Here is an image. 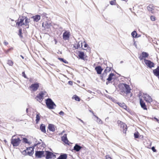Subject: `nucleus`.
<instances>
[{"label": "nucleus", "mask_w": 159, "mask_h": 159, "mask_svg": "<svg viewBox=\"0 0 159 159\" xmlns=\"http://www.w3.org/2000/svg\"><path fill=\"white\" fill-rule=\"evenodd\" d=\"M67 157V155L66 154H64L61 155L57 159H66Z\"/></svg>", "instance_id": "24"}, {"label": "nucleus", "mask_w": 159, "mask_h": 159, "mask_svg": "<svg viewBox=\"0 0 159 159\" xmlns=\"http://www.w3.org/2000/svg\"><path fill=\"white\" fill-rule=\"evenodd\" d=\"M62 140L66 144H68L69 141L67 139L66 134H65L61 137Z\"/></svg>", "instance_id": "16"}, {"label": "nucleus", "mask_w": 159, "mask_h": 159, "mask_svg": "<svg viewBox=\"0 0 159 159\" xmlns=\"http://www.w3.org/2000/svg\"><path fill=\"white\" fill-rule=\"evenodd\" d=\"M23 142L27 143H29L27 139L25 138H23Z\"/></svg>", "instance_id": "38"}, {"label": "nucleus", "mask_w": 159, "mask_h": 159, "mask_svg": "<svg viewBox=\"0 0 159 159\" xmlns=\"http://www.w3.org/2000/svg\"><path fill=\"white\" fill-rule=\"evenodd\" d=\"M87 46H88V45L87 44L85 43L84 45V48H86V47H87Z\"/></svg>", "instance_id": "50"}, {"label": "nucleus", "mask_w": 159, "mask_h": 159, "mask_svg": "<svg viewBox=\"0 0 159 159\" xmlns=\"http://www.w3.org/2000/svg\"><path fill=\"white\" fill-rule=\"evenodd\" d=\"M40 129L41 131L44 133L46 132L45 130V125L43 124H42L40 126Z\"/></svg>", "instance_id": "22"}, {"label": "nucleus", "mask_w": 159, "mask_h": 159, "mask_svg": "<svg viewBox=\"0 0 159 159\" xmlns=\"http://www.w3.org/2000/svg\"><path fill=\"white\" fill-rule=\"evenodd\" d=\"M78 119L81 122H82L83 124H84V122L81 120V119L79 118Z\"/></svg>", "instance_id": "48"}, {"label": "nucleus", "mask_w": 159, "mask_h": 159, "mask_svg": "<svg viewBox=\"0 0 159 159\" xmlns=\"http://www.w3.org/2000/svg\"><path fill=\"white\" fill-rule=\"evenodd\" d=\"M4 45H7V44H8V42H7L6 41H4Z\"/></svg>", "instance_id": "47"}, {"label": "nucleus", "mask_w": 159, "mask_h": 159, "mask_svg": "<svg viewBox=\"0 0 159 159\" xmlns=\"http://www.w3.org/2000/svg\"><path fill=\"white\" fill-rule=\"evenodd\" d=\"M150 19H151V20L152 21H154L155 20H156L155 17L154 16H151L150 17Z\"/></svg>", "instance_id": "39"}, {"label": "nucleus", "mask_w": 159, "mask_h": 159, "mask_svg": "<svg viewBox=\"0 0 159 159\" xmlns=\"http://www.w3.org/2000/svg\"><path fill=\"white\" fill-rule=\"evenodd\" d=\"M15 135L13 136L12 137L11 139V143L14 146H17L19 144L21 140L19 138H18L17 139H14L15 137Z\"/></svg>", "instance_id": "5"}, {"label": "nucleus", "mask_w": 159, "mask_h": 159, "mask_svg": "<svg viewBox=\"0 0 159 159\" xmlns=\"http://www.w3.org/2000/svg\"><path fill=\"white\" fill-rule=\"evenodd\" d=\"M70 36V32L69 31H66L63 33V39L65 40H68L69 39Z\"/></svg>", "instance_id": "11"}, {"label": "nucleus", "mask_w": 159, "mask_h": 159, "mask_svg": "<svg viewBox=\"0 0 159 159\" xmlns=\"http://www.w3.org/2000/svg\"><path fill=\"white\" fill-rule=\"evenodd\" d=\"M82 148V147L79 145L77 143H76L74 147V150L76 152H79Z\"/></svg>", "instance_id": "17"}, {"label": "nucleus", "mask_w": 159, "mask_h": 159, "mask_svg": "<svg viewBox=\"0 0 159 159\" xmlns=\"http://www.w3.org/2000/svg\"><path fill=\"white\" fill-rule=\"evenodd\" d=\"M46 104L47 107L50 109H53L54 107H56L55 104L50 98H48L46 100Z\"/></svg>", "instance_id": "3"}, {"label": "nucleus", "mask_w": 159, "mask_h": 159, "mask_svg": "<svg viewBox=\"0 0 159 159\" xmlns=\"http://www.w3.org/2000/svg\"><path fill=\"white\" fill-rule=\"evenodd\" d=\"M39 84L38 83H35L32 84L29 87L30 90L31 91L34 92L36 91L39 87Z\"/></svg>", "instance_id": "6"}, {"label": "nucleus", "mask_w": 159, "mask_h": 159, "mask_svg": "<svg viewBox=\"0 0 159 159\" xmlns=\"http://www.w3.org/2000/svg\"><path fill=\"white\" fill-rule=\"evenodd\" d=\"M73 98L76 101H80V98L79 97L76 95H74L73 97Z\"/></svg>", "instance_id": "32"}, {"label": "nucleus", "mask_w": 159, "mask_h": 159, "mask_svg": "<svg viewBox=\"0 0 159 159\" xmlns=\"http://www.w3.org/2000/svg\"><path fill=\"white\" fill-rule=\"evenodd\" d=\"M26 111L27 112H28V108H27L26 109Z\"/></svg>", "instance_id": "58"}, {"label": "nucleus", "mask_w": 159, "mask_h": 159, "mask_svg": "<svg viewBox=\"0 0 159 159\" xmlns=\"http://www.w3.org/2000/svg\"><path fill=\"white\" fill-rule=\"evenodd\" d=\"M20 56L21 57V58H22V59H24V57H23L22 56V55H21Z\"/></svg>", "instance_id": "55"}, {"label": "nucleus", "mask_w": 159, "mask_h": 159, "mask_svg": "<svg viewBox=\"0 0 159 159\" xmlns=\"http://www.w3.org/2000/svg\"><path fill=\"white\" fill-rule=\"evenodd\" d=\"M41 96H42V97L43 98V97H44L43 96V95H41Z\"/></svg>", "instance_id": "59"}, {"label": "nucleus", "mask_w": 159, "mask_h": 159, "mask_svg": "<svg viewBox=\"0 0 159 159\" xmlns=\"http://www.w3.org/2000/svg\"><path fill=\"white\" fill-rule=\"evenodd\" d=\"M82 42L81 41H80L79 42L77 45V47L78 48L80 47V46H81V47H82Z\"/></svg>", "instance_id": "37"}, {"label": "nucleus", "mask_w": 159, "mask_h": 159, "mask_svg": "<svg viewBox=\"0 0 159 159\" xmlns=\"http://www.w3.org/2000/svg\"><path fill=\"white\" fill-rule=\"evenodd\" d=\"M95 70L96 71L97 74H101L103 70V69L100 66L96 67Z\"/></svg>", "instance_id": "15"}, {"label": "nucleus", "mask_w": 159, "mask_h": 159, "mask_svg": "<svg viewBox=\"0 0 159 159\" xmlns=\"http://www.w3.org/2000/svg\"><path fill=\"white\" fill-rule=\"evenodd\" d=\"M59 114L60 115H62V116H63L64 115V112L62 111H61L59 113Z\"/></svg>", "instance_id": "45"}, {"label": "nucleus", "mask_w": 159, "mask_h": 159, "mask_svg": "<svg viewBox=\"0 0 159 159\" xmlns=\"http://www.w3.org/2000/svg\"><path fill=\"white\" fill-rule=\"evenodd\" d=\"M36 98L37 100L39 102L41 101L43 99V98L39 93L37 96Z\"/></svg>", "instance_id": "28"}, {"label": "nucleus", "mask_w": 159, "mask_h": 159, "mask_svg": "<svg viewBox=\"0 0 159 159\" xmlns=\"http://www.w3.org/2000/svg\"><path fill=\"white\" fill-rule=\"evenodd\" d=\"M143 98L147 102L151 103L152 101L151 97L148 94L143 93L142 95Z\"/></svg>", "instance_id": "7"}, {"label": "nucleus", "mask_w": 159, "mask_h": 159, "mask_svg": "<svg viewBox=\"0 0 159 159\" xmlns=\"http://www.w3.org/2000/svg\"><path fill=\"white\" fill-rule=\"evenodd\" d=\"M30 19L26 17H20L16 21V25L18 27L28 26L27 28H29V23Z\"/></svg>", "instance_id": "1"}, {"label": "nucleus", "mask_w": 159, "mask_h": 159, "mask_svg": "<svg viewBox=\"0 0 159 159\" xmlns=\"http://www.w3.org/2000/svg\"><path fill=\"white\" fill-rule=\"evenodd\" d=\"M59 59L60 61H62L64 63H66V60H64V59L62 58H59Z\"/></svg>", "instance_id": "40"}, {"label": "nucleus", "mask_w": 159, "mask_h": 159, "mask_svg": "<svg viewBox=\"0 0 159 159\" xmlns=\"http://www.w3.org/2000/svg\"><path fill=\"white\" fill-rule=\"evenodd\" d=\"M13 49V48H10L9 49L10 50V49Z\"/></svg>", "instance_id": "62"}, {"label": "nucleus", "mask_w": 159, "mask_h": 159, "mask_svg": "<svg viewBox=\"0 0 159 159\" xmlns=\"http://www.w3.org/2000/svg\"><path fill=\"white\" fill-rule=\"evenodd\" d=\"M120 88L122 93L127 94L130 93L131 89L129 86L127 84H123L120 85Z\"/></svg>", "instance_id": "2"}, {"label": "nucleus", "mask_w": 159, "mask_h": 159, "mask_svg": "<svg viewBox=\"0 0 159 159\" xmlns=\"http://www.w3.org/2000/svg\"><path fill=\"white\" fill-rule=\"evenodd\" d=\"M111 67H107L104 70V73H105V74H106L107 72L110 71L111 70Z\"/></svg>", "instance_id": "33"}, {"label": "nucleus", "mask_w": 159, "mask_h": 159, "mask_svg": "<svg viewBox=\"0 0 159 159\" xmlns=\"http://www.w3.org/2000/svg\"><path fill=\"white\" fill-rule=\"evenodd\" d=\"M122 62H123V61H120V63H122Z\"/></svg>", "instance_id": "63"}, {"label": "nucleus", "mask_w": 159, "mask_h": 159, "mask_svg": "<svg viewBox=\"0 0 159 159\" xmlns=\"http://www.w3.org/2000/svg\"><path fill=\"white\" fill-rule=\"evenodd\" d=\"M4 142H5V143H7V140H5V139L4 140Z\"/></svg>", "instance_id": "57"}, {"label": "nucleus", "mask_w": 159, "mask_h": 159, "mask_svg": "<svg viewBox=\"0 0 159 159\" xmlns=\"http://www.w3.org/2000/svg\"><path fill=\"white\" fill-rule=\"evenodd\" d=\"M19 35L20 37H22V36L21 35V29H19Z\"/></svg>", "instance_id": "41"}, {"label": "nucleus", "mask_w": 159, "mask_h": 159, "mask_svg": "<svg viewBox=\"0 0 159 159\" xmlns=\"http://www.w3.org/2000/svg\"><path fill=\"white\" fill-rule=\"evenodd\" d=\"M142 55L143 57L145 58L148 57V55L147 53L143 52L142 53Z\"/></svg>", "instance_id": "34"}, {"label": "nucleus", "mask_w": 159, "mask_h": 159, "mask_svg": "<svg viewBox=\"0 0 159 159\" xmlns=\"http://www.w3.org/2000/svg\"><path fill=\"white\" fill-rule=\"evenodd\" d=\"M78 56L80 59L84 60V54L83 52H80Z\"/></svg>", "instance_id": "26"}, {"label": "nucleus", "mask_w": 159, "mask_h": 159, "mask_svg": "<svg viewBox=\"0 0 159 159\" xmlns=\"http://www.w3.org/2000/svg\"><path fill=\"white\" fill-rule=\"evenodd\" d=\"M46 158L48 159L49 158H53L55 157L56 156L53 153L49 151H46Z\"/></svg>", "instance_id": "12"}, {"label": "nucleus", "mask_w": 159, "mask_h": 159, "mask_svg": "<svg viewBox=\"0 0 159 159\" xmlns=\"http://www.w3.org/2000/svg\"><path fill=\"white\" fill-rule=\"evenodd\" d=\"M69 84L70 85H72V82L71 81H69Z\"/></svg>", "instance_id": "49"}, {"label": "nucleus", "mask_w": 159, "mask_h": 159, "mask_svg": "<svg viewBox=\"0 0 159 159\" xmlns=\"http://www.w3.org/2000/svg\"><path fill=\"white\" fill-rule=\"evenodd\" d=\"M39 114H38L36 115V122L37 123H38L40 119V116H39Z\"/></svg>", "instance_id": "29"}, {"label": "nucleus", "mask_w": 159, "mask_h": 159, "mask_svg": "<svg viewBox=\"0 0 159 159\" xmlns=\"http://www.w3.org/2000/svg\"><path fill=\"white\" fill-rule=\"evenodd\" d=\"M137 34L136 31H133L131 33V35L134 38L137 37Z\"/></svg>", "instance_id": "31"}, {"label": "nucleus", "mask_w": 159, "mask_h": 159, "mask_svg": "<svg viewBox=\"0 0 159 159\" xmlns=\"http://www.w3.org/2000/svg\"><path fill=\"white\" fill-rule=\"evenodd\" d=\"M147 9L149 11H151L152 13L153 12V11L154 9V7L152 5H149L147 7Z\"/></svg>", "instance_id": "21"}, {"label": "nucleus", "mask_w": 159, "mask_h": 159, "mask_svg": "<svg viewBox=\"0 0 159 159\" xmlns=\"http://www.w3.org/2000/svg\"><path fill=\"white\" fill-rule=\"evenodd\" d=\"M43 16H45L46 15V14L45 13H44L43 14Z\"/></svg>", "instance_id": "53"}, {"label": "nucleus", "mask_w": 159, "mask_h": 159, "mask_svg": "<svg viewBox=\"0 0 159 159\" xmlns=\"http://www.w3.org/2000/svg\"><path fill=\"white\" fill-rule=\"evenodd\" d=\"M109 81H108L107 82H106V84L107 85L109 84Z\"/></svg>", "instance_id": "56"}, {"label": "nucleus", "mask_w": 159, "mask_h": 159, "mask_svg": "<svg viewBox=\"0 0 159 159\" xmlns=\"http://www.w3.org/2000/svg\"><path fill=\"white\" fill-rule=\"evenodd\" d=\"M105 121L107 123H108L109 122V117H107L105 119Z\"/></svg>", "instance_id": "42"}, {"label": "nucleus", "mask_w": 159, "mask_h": 159, "mask_svg": "<svg viewBox=\"0 0 159 159\" xmlns=\"http://www.w3.org/2000/svg\"><path fill=\"white\" fill-rule=\"evenodd\" d=\"M89 111L90 112H92L93 115H94V113L92 111H91V110H89Z\"/></svg>", "instance_id": "54"}, {"label": "nucleus", "mask_w": 159, "mask_h": 159, "mask_svg": "<svg viewBox=\"0 0 159 159\" xmlns=\"http://www.w3.org/2000/svg\"><path fill=\"white\" fill-rule=\"evenodd\" d=\"M34 153V148L32 147H29L26 150H24L22 152L23 155L31 156Z\"/></svg>", "instance_id": "4"}, {"label": "nucleus", "mask_w": 159, "mask_h": 159, "mask_svg": "<svg viewBox=\"0 0 159 159\" xmlns=\"http://www.w3.org/2000/svg\"><path fill=\"white\" fill-rule=\"evenodd\" d=\"M51 26V24L47 22H46L45 23H42L43 27H44V28H46L49 29L50 28Z\"/></svg>", "instance_id": "18"}, {"label": "nucleus", "mask_w": 159, "mask_h": 159, "mask_svg": "<svg viewBox=\"0 0 159 159\" xmlns=\"http://www.w3.org/2000/svg\"><path fill=\"white\" fill-rule=\"evenodd\" d=\"M152 151L154 152H156V150L155 149L154 147H152Z\"/></svg>", "instance_id": "44"}, {"label": "nucleus", "mask_w": 159, "mask_h": 159, "mask_svg": "<svg viewBox=\"0 0 159 159\" xmlns=\"http://www.w3.org/2000/svg\"><path fill=\"white\" fill-rule=\"evenodd\" d=\"M142 96V94L141 93H140L139 94V99L140 100V103L141 107L144 110H147V109L146 107V105H145V103L143 101L142 99L141 98H140V96Z\"/></svg>", "instance_id": "9"}, {"label": "nucleus", "mask_w": 159, "mask_h": 159, "mask_svg": "<svg viewBox=\"0 0 159 159\" xmlns=\"http://www.w3.org/2000/svg\"><path fill=\"white\" fill-rule=\"evenodd\" d=\"M55 40V44H56L57 43V41Z\"/></svg>", "instance_id": "61"}, {"label": "nucleus", "mask_w": 159, "mask_h": 159, "mask_svg": "<svg viewBox=\"0 0 159 159\" xmlns=\"http://www.w3.org/2000/svg\"><path fill=\"white\" fill-rule=\"evenodd\" d=\"M64 131H63L62 132V134H63L64 132Z\"/></svg>", "instance_id": "60"}, {"label": "nucleus", "mask_w": 159, "mask_h": 159, "mask_svg": "<svg viewBox=\"0 0 159 159\" xmlns=\"http://www.w3.org/2000/svg\"><path fill=\"white\" fill-rule=\"evenodd\" d=\"M7 63L10 66H12L13 65V63L12 61L10 60H8L7 61Z\"/></svg>", "instance_id": "35"}, {"label": "nucleus", "mask_w": 159, "mask_h": 159, "mask_svg": "<svg viewBox=\"0 0 159 159\" xmlns=\"http://www.w3.org/2000/svg\"><path fill=\"white\" fill-rule=\"evenodd\" d=\"M105 125H107V124L106 123L105 124Z\"/></svg>", "instance_id": "64"}, {"label": "nucleus", "mask_w": 159, "mask_h": 159, "mask_svg": "<svg viewBox=\"0 0 159 159\" xmlns=\"http://www.w3.org/2000/svg\"><path fill=\"white\" fill-rule=\"evenodd\" d=\"M22 75L23 77H24L25 78H26V75H25V72H23L22 73Z\"/></svg>", "instance_id": "46"}, {"label": "nucleus", "mask_w": 159, "mask_h": 159, "mask_svg": "<svg viewBox=\"0 0 159 159\" xmlns=\"http://www.w3.org/2000/svg\"><path fill=\"white\" fill-rule=\"evenodd\" d=\"M139 134L137 132L134 133V136L135 138H139Z\"/></svg>", "instance_id": "36"}, {"label": "nucleus", "mask_w": 159, "mask_h": 159, "mask_svg": "<svg viewBox=\"0 0 159 159\" xmlns=\"http://www.w3.org/2000/svg\"><path fill=\"white\" fill-rule=\"evenodd\" d=\"M32 18H33L34 21L37 22L40 19V16L39 15H37L33 16Z\"/></svg>", "instance_id": "19"}, {"label": "nucleus", "mask_w": 159, "mask_h": 159, "mask_svg": "<svg viewBox=\"0 0 159 159\" xmlns=\"http://www.w3.org/2000/svg\"><path fill=\"white\" fill-rule=\"evenodd\" d=\"M114 76V74L113 73H111L108 76V77L107 79V80L108 81H111L112 79V77Z\"/></svg>", "instance_id": "27"}, {"label": "nucleus", "mask_w": 159, "mask_h": 159, "mask_svg": "<svg viewBox=\"0 0 159 159\" xmlns=\"http://www.w3.org/2000/svg\"><path fill=\"white\" fill-rule=\"evenodd\" d=\"M35 155L36 157L40 158L44 156V152L43 151H36Z\"/></svg>", "instance_id": "13"}, {"label": "nucleus", "mask_w": 159, "mask_h": 159, "mask_svg": "<svg viewBox=\"0 0 159 159\" xmlns=\"http://www.w3.org/2000/svg\"><path fill=\"white\" fill-rule=\"evenodd\" d=\"M87 91L90 93H92V91L90 90H88Z\"/></svg>", "instance_id": "52"}, {"label": "nucleus", "mask_w": 159, "mask_h": 159, "mask_svg": "<svg viewBox=\"0 0 159 159\" xmlns=\"http://www.w3.org/2000/svg\"><path fill=\"white\" fill-rule=\"evenodd\" d=\"M115 3V1H111L110 2V3L111 5H114Z\"/></svg>", "instance_id": "43"}, {"label": "nucleus", "mask_w": 159, "mask_h": 159, "mask_svg": "<svg viewBox=\"0 0 159 159\" xmlns=\"http://www.w3.org/2000/svg\"><path fill=\"white\" fill-rule=\"evenodd\" d=\"M152 72L154 75L157 77L159 79V66H157L156 69L153 70Z\"/></svg>", "instance_id": "14"}, {"label": "nucleus", "mask_w": 159, "mask_h": 159, "mask_svg": "<svg viewBox=\"0 0 159 159\" xmlns=\"http://www.w3.org/2000/svg\"><path fill=\"white\" fill-rule=\"evenodd\" d=\"M41 95H43L44 97H46L48 94L45 91H42L39 93Z\"/></svg>", "instance_id": "30"}, {"label": "nucleus", "mask_w": 159, "mask_h": 159, "mask_svg": "<svg viewBox=\"0 0 159 159\" xmlns=\"http://www.w3.org/2000/svg\"><path fill=\"white\" fill-rule=\"evenodd\" d=\"M118 104L121 107L123 108L125 110H127L126 109L127 107L125 103H118Z\"/></svg>", "instance_id": "25"}, {"label": "nucleus", "mask_w": 159, "mask_h": 159, "mask_svg": "<svg viewBox=\"0 0 159 159\" xmlns=\"http://www.w3.org/2000/svg\"><path fill=\"white\" fill-rule=\"evenodd\" d=\"M144 62L146 66L150 68H152L154 66V64L150 60L145 59Z\"/></svg>", "instance_id": "10"}, {"label": "nucleus", "mask_w": 159, "mask_h": 159, "mask_svg": "<svg viewBox=\"0 0 159 159\" xmlns=\"http://www.w3.org/2000/svg\"><path fill=\"white\" fill-rule=\"evenodd\" d=\"M118 122L119 125L120 126L121 128H122L123 132L125 134L126 133V130L127 129V126L126 125H125L123 122L120 121H118Z\"/></svg>", "instance_id": "8"}, {"label": "nucleus", "mask_w": 159, "mask_h": 159, "mask_svg": "<svg viewBox=\"0 0 159 159\" xmlns=\"http://www.w3.org/2000/svg\"><path fill=\"white\" fill-rule=\"evenodd\" d=\"M94 116L97 118L96 121L98 124H103L102 121L97 116L95 115H94Z\"/></svg>", "instance_id": "23"}, {"label": "nucleus", "mask_w": 159, "mask_h": 159, "mask_svg": "<svg viewBox=\"0 0 159 159\" xmlns=\"http://www.w3.org/2000/svg\"><path fill=\"white\" fill-rule=\"evenodd\" d=\"M48 128L49 130L54 132L55 130L54 125L52 124H49L48 126Z\"/></svg>", "instance_id": "20"}, {"label": "nucleus", "mask_w": 159, "mask_h": 159, "mask_svg": "<svg viewBox=\"0 0 159 159\" xmlns=\"http://www.w3.org/2000/svg\"><path fill=\"white\" fill-rule=\"evenodd\" d=\"M134 44L135 46V47H136L137 45L136 44V43L135 42H134Z\"/></svg>", "instance_id": "51"}]
</instances>
